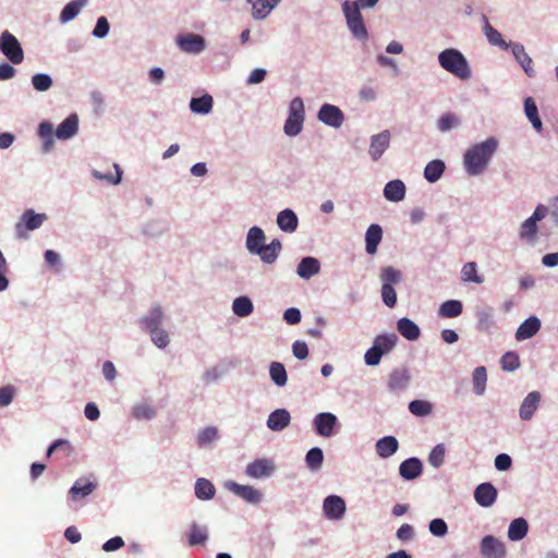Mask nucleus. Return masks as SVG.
Masks as SVG:
<instances>
[{"instance_id": "1", "label": "nucleus", "mask_w": 558, "mask_h": 558, "mask_svg": "<svg viewBox=\"0 0 558 558\" xmlns=\"http://www.w3.org/2000/svg\"><path fill=\"white\" fill-rule=\"evenodd\" d=\"M498 142L494 137L476 144L469 148L464 154V167L469 174L477 175L487 167L490 158L495 154Z\"/></svg>"}, {"instance_id": "2", "label": "nucleus", "mask_w": 558, "mask_h": 558, "mask_svg": "<svg viewBox=\"0 0 558 558\" xmlns=\"http://www.w3.org/2000/svg\"><path fill=\"white\" fill-rule=\"evenodd\" d=\"M438 61L442 69L460 80H469L471 77L468 60L459 50L453 48L445 49L439 53Z\"/></svg>"}, {"instance_id": "3", "label": "nucleus", "mask_w": 558, "mask_h": 558, "mask_svg": "<svg viewBox=\"0 0 558 558\" xmlns=\"http://www.w3.org/2000/svg\"><path fill=\"white\" fill-rule=\"evenodd\" d=\"M377 2H343V12L351 33L360 39L367 38V31L361 14V9L372 8Z\"/></svg>"}, {"instance_id": "4", "label": "nucleus", "mask_w": 558, "mask_h": 558, "mask_svg": "<svg viewBox=\"0 0 558 558\" xmlns=\"http://www.w3.org/2000/svg\"><path fill=\"white\" fill-rule=\"evenodd\" d=\"M304 122V104L300 97L291 100L289 107V116L284 122V133L289 136L298 135L303 128Z\"/></svg>"}, {"instance_id": "5", "label": "nucleus", "mask_w": 558, "mask_h": 558, "mask_svg": "<svg viewBox=\"0 0 558 558\" xmlns=\"http://www.w3.org/2000/svg\"><path fill=\"white\" fill-rule=\"evenodd\" d=\"M46 218L45 214H36L33 209L25 210L20 221L15 225L16 236L19 239H27L28 231L40 228Z\"/></svg>"}, {"instance_id": "6", "label": "nucleus", "mask_w": 558, "mask_h": 558, "mask_svg": "<svg viewBox=\"0 0 558 558\" xmlns=\"http://www.w3.org/2000/svg\"><path fill=\"white\" fill-rule=\"evenodd\" d=\"M0 50L14 64H20L24 60V52L21 44L9 31H4L1 34Z\"/></svg>"}, {"instance_id": "7", "label": "nucleus", "mask_w": 558, "mask_h": 558, "mask_svg": "<svg viewBox=\"0 0 558 558\" xmlns=\"http://www.w3.org/2000/svg\"><path fill=\"white\" fill-rule=\"evenodd\" d=\"M226 487L248 504L257 505L260 502L263 497L258 489L250 485H241L235 482H228Z\"/></svg>"}, {"instance_id": "8", "label": "nucleus", "mask_w": 558, "mask_h": 558, "mask_svg": "<svg viewBox=\"0 0 558 558\" xmlns=\"http://www.w3.org/2000/svg\"><path fill=\"white\" fill-rule=\"evenodd\" d=\"M318 119L326 125L340 128L343 123V112L333 105L324 104L317 114Z\"/></svg>"}, {"instance_id": "9", "label": "nucleus", "mask_w": 558, "mask_h": 558, "mask_svg": "<svg viewBox=\"0 0 558 558\" xmlns=\"http://www.w3.org/2000/svg\"><path fill=\"white\" fill-rule=\"evenodd\" d=\"M314 426L316 433L322 437H330L333 434L338 420L337 416L330 412H323L314 417Z\"/></svg>"}, {"instance_id": "10", "label": "nucleus", "mask_w": 558, "mask_h": 558, "mask_svg": "<svg viewBox=\"0 0 558 558\" xmlns=\"http://www.w3.org/2000/svg\"><path fill=\"white\" fill-rule=\"evenodd\" d=\"M323 509L325 515L328 519L340 520L345 512V502L341 497L337 495H330L325 498Z\"/></svg>"}, {"instance_id": "11", "label": "nucleus", "mask_w": 558, "mask_h": 558, "mask_svg": "<svg viewBox=\"0 0 558 558\" xmlns=\"http://www.w3.org/2000/svg\"><path fill=\"white\" fill-rule=\"evenodd\" d=\"M180 49L187 53H199L205 49V40L201 35L185 34L177 38Z\"/></svg>"}, {"instance_id": "12", "label": "nucleus", "mask_w": 558, "mask_h": 558, "mask_svg": "<svg viewBox=\"0 0 558 558\" xmlns=\"http://www.w3.org/2000/svg\"><path fill=\"white\" fill-rule=\"evenodd\" d=\"M275 471L272 461L263 458L257 459L246 465L245 473L252 478L268 477Z\"/></svg>"}, {"instance_id": "13", "label": "nucleus", "mask_w": 558, "mask_h": 558, "mask_svg": "<svg viewBox=\"0 0 558 558\" xmlns=\"http://www.w3.org/2000/svg\"><path fill=\"white\" fill-rule=\"evenodd\" d=\"M481 553L485 558H504L506 555L505 545L492 535L482 539Z\"/></svg>"}, {"instance_id": "14", "label": "nucleus", "mask_w": 558, "mask_h": 558, "mask_svg": "<svg viewBox=\"0 0 558 558\" xmlns=\"http://www.w3.org/2000/svg\"><path fill=\"white\" fill-rule=\"evenodd\" d=\"M497 489L492 483H482L474 490V498L482 507H490L497 499Z\"/></svg>"}, {"instance_id": "15", "label": "nucleus", "mask_w": 558, "mask_h": 558, "mask_svg": "<svg viewBox=\"0 0 558 558\" xmlns=\"http://www.w3.org/2000/svg\"><path fill=\"white\" fill-rule=\"evenodd\" d=\"M390 132L385 130L379 134L373 135L369 145V155L373 160H378L384 151L389 147Z\"/></svg>"}, {"instance_id": "16", "label": "nucleus", "mask_w": 558, "mask_h": 558, "mask_svg": "<svg viewBox=\"0 0 558 558\" xmlns=\"http://www.w3.org/2000/svg\"><path fill=\"white\" fill-rule=\"evenodd\" d=\"M95 482L86 477H81L76 480L73 486L71 487L69 496L72 500L77 501L90 495L95 490Z\"/></svg>"}, {"instance_id": "17", "label": "nucleus", "mask_w": 558, "mask_h": 558, "mask_svg": "<svg viewBox=\"0 0 558 558\" xmlns=\"http://www.w3.org/2000/svg\"><path fill=\"white\" fill-rule=\"evenodd\" d=\"M282 245L278 239H274L269 244H264L256 251V255L260 257V259L266 264H274L280 252Z\"/></svg>"}, {"instance_id": "18", "label": "nucleus", "mask_w": 558, "mask_h": 558, "mask_svg": "<svg viewBox=\"0 0 558 558\" xmlns=\"http://www.w3.org/2000/svg\"><path fill=\"white\" fill-rule=\"evenodd\" d=\"M78 130V118L70 114L56 130V137L62 141L73 137Z\"/></svg>"}, {"instance_id": "19", "label": "nucleus", "mask_w": 558, "mask_h": 558, "mask_svg": "<svg viewBox=\"0 0 558 558\" xmlns=\"http://www.w3.org/2000/svg\"><path fill=\"white\" fill-rule=\"evenodd\" d=\"M511 49L515 60L520 63L526 75L533 77L535 75L533 61L526 53L524 47L521 44L514 43L511 44Z\"/></svg>"}, {"instance_id": "20", "label": "nucleus", "mask_w": 558, "mask_h": 558, "mask_svg": "<svg viewBox=\"0 0 558 558\" xmlns=\"http://www.w3.org/2000/svg\"><path fill=\"white\" fill-rule=\"evenodd\" d=\"M291 416L286 409H278L270 413L267 420V426L271 430H282L289 426Z\"/></svg>"}, {"instance_id": "21", "label": "nucleus", "mask_w": 558, "mask_h": 558, "mask_svg": "<svg viewBox=\"0 0 558 558\" xmlns=\"http://www.w3.org/2000/svg\"><path fill=\"white\" fill-rule=\"evenodd\" d=\"M541 393L538 391L530 392L520 407V417L524 421L532 418L534 412L538 408Z\"/></svg>"}, {"instance_id": "22", "label": "nucleus", "mask_w": 558, "mask_h": 558, "mask_svg": "<svg viewBox=\"0 0 558 558\" xmlns=\"http://www.w3.org/2000/svg\"><path fill=\"white\" fill-rule=\"evenodd\" d=\"M422 462L417 458H410L401 462L399 466L400 475L405 480H414L422 473Z\"/></svg>"}, {"instance_id": "23", "label": "nucleus", "mask_w": 558, "mask_h": 558, "mask_svg": "<svg viewBox=\"0 0 558 558\" xmlns=\"http://www.w3.org/2000/svg\"><path fill=\"white\" fill-rule=\"evenodd\" d=\"M320 270V264L315 257H304L296 268V274L303 279H310Z\"/></svg>"}, {"instance_id": "24", "label": "nucleus", "mask_w": 558, "mask_h": 558, "mask_svg": "<svg viewBox=\"0 0 558 558\" xmlns=\"http://www.w3.org/2000/svg\"><path fill=\"white\" fill-rule=\"evenodd\" d=\"M383 239V230L379 225H371L366 230L365 234V250L367 254H375L377 252V246Z\"/></svg>"}, {"instance_id": "25", "label": "nucleus", "mask_w": 558, "mask_h": 558, "mask_svg": "<svg viewBox=\"0 0 558 558\" xmlns=\"http://www.w3.org/2000/svg\"><path fill=\"white\" fill-rule=\"evenodd\" d=\"M277 225L282 231L291 233L296 230L299 219L293 210L284 209L278 214Z\"/></svg>"}, {"instance_id": "26", "label": "nucleus", "mask_w": 558, "mask_h": 558, "mask_svg": "<svg viewBox=\"0 0 558 558\" xmlns=\"http://www.w3.org/2000/svg\"><path fill=\"white\" fill-rule=\"evenodd\" d=\"M541 328V322L537 317L532 316L525 319L517 329V340H525L533 337Z\"/></svg>"}, {"instance_id": "27", "label": "nucleus", "mask_w": 558, "mask_h": 558, "mask_svg": "<svg viewBox=\"0 0 558 558\" xmlns=\"http://www.w3.org/2000/svg\"><path fill=\"white\" fill-rule=\"evenodd\" d=\"M397 329L402 337L410 341L417 340L421 335L418 326L407 317L400 318L398 320Z\"/></svg>"}, {"instance_id": "28", "label": "nucleus", "mask_w": 558, "mask_h": 558, "mask_svg": "<svg viewBox=\"0 0 558 558\" xmlns=\"http://www.w3.org/2000/svg\"><path fill=\"white\" fill-rule=\"evenodd\" d=\"M399 442L393 436H385L376 442V452L380 458H389L397 452Z\"/></svg>"}, {"instance_id": "29", "label": "nucleus", "mask_w": 558, "mask_h": 558, "mask_svg": "<svg viewBox=\"0 0 558 558\" xmlns=\"http://www.w3.org/2000/svg\"><path fill=\"white\" fill-rule=\"evenodd\" d=\"M404 195L405 185L401 180L389 181L384 189V196L390 202H400Z\"/></svg>"}, {"instance_id": "30", "label": "nucleus", "mask_w": 558, "mask_h": 558, "mask_svg": "<svg viewBox=\"0 0 558 558\" xmlns=\"http://www.w3.org/2000/svg\"><path fill=\"white\" fill-rule=\"evenodd\" d=\"M265 233L259 227H252L246 236V248L250 253L255 254L256 251L265 244Z\"/></svg>"}, {"instance_id": "31", "label": "nucleus", "mask_w": 558, "mask_h": 558, "mask_svg": "<svg viewBox=\"0 0 558 558\" xmlns=\"http://www.w3.org/2000/svg\"><path fill=\"white\" fill-rule=\"evenodd\" d=\"M482 19L484 22V33L489 44L498 46L501 49L511 47V44L506 43L501 34L488 23V19L485 15H483Z\"/></svg>"}, {"instance_id": "32", "label": "nucleus", "mask_w": 558, "mask_h": 558, "mask_svg": "<svg viewBox=\"0 0 558 558\" xmlns=\"http://www.w3.org/2000/svg\"><path fill=\"white\" fill-rule=\"evenodd\" d=\"M38 135L43 141V151L49 153L54 145L52 124L47 121L41 122L38 126Z\"/></svg>"}, {"instance_id": "33", "label": "nucleus", "mask_w": 558, "mask_h": 558, "mask_svg": "<svg viewBox=\"0 0 558 558\" xmlns=\"http://www.w3.org/2000/svg\"><path fill=\"white\" fill-rule=\"evenodd\" d=\"M208 539V530L206 526L198 525L193 522L190 526L189 545H205Z\"/></svg>"}, {"instance_id": "34", "label": "nucleus", "mask_w": 558, "mask_h": 558, "mask_svg": "<svg viewBox=\"0 0 558 558\" xmlns=\"http://www.w3.org/2000/svg\"><path fill=\"white\" fill-rule=\"evenodd\" d=\"M529 530V524L525 519H514L508 529V537L511 541H521L525 537Z\"/></svg>"}, {"instance_id": "35", "label": "nucleus", "mask_w": 558, "mask_h": 558, "mask_svg": "<svg viewBox=\"0 0 558 558\" xmlns=\"http://www.w3.org/2000/svg\"><path fill=\"white\" fill-rule=\"evenodd\" d=\"M463 305L458 300H449L439 306L438 314L445 318H456L462 314Z\"/></svg>"}, {"instance_id": "36", "label": "nucleus", "mask_w": 558, "mask_h": 558, "mask_svg": "<svg viewBox=\"0 0 558 558\" xmlns=\"http://www.w3.org/2000/svg\"><path fill=\"white\" fill-rule=\"evenodd\" d=\"M524 112H525V116L527 117V119L530 120V122L532 123V125L534 126V129L536 131H541L543 123L538 116L537 106H536L535 101L533 100V98H531V97L525 98Z\"/></svg>"}, {"instance_id": "37", "label": "nucleus", "mask_w": 558, "mask_h": 558, "mask_svg": "<svg viewBox=\"0 0 558 558\" xmlns=\"http://www.w3.org/2000/svg\"><path fill=\"white\" fill-rule=\"evenodd\" d=\"M162 319L163 313L161 308L157 306L150 311L148 316L143 317L141 323L143 327L150 332L159 328L160 324L162 323Z\"/></svg>"}, {"instance_id": "38", "label": "nucleus", "mask_w": 558, "mask_h": 558, "mask_svg": "<svg viewBox=\"0 0 558 558\" xmlns=\"http://www.w3.org/2000/svg\"><path fill=\"white\" fill-rule=\"evenodd\" d=\"M444 171L445 163L441 160H432L424 169V177L428 182L434 183L442 175Z\"/></svg>"}, {"instance_id": "39", "label": "nucleus", "mask_w": 558, "mask_h": 558, "mask_svg": "<svg viewBox=\"0 0 558 558\" xmlns=\"http://www.w3.org/2000/svg\"><path fill=\"white\" fill-rule=\"evenodd\" d=\"M215 486L206 478H198L195 483V495L201 500H209L215 496Z\"/></svg>"}, {"instance_id": "40", "label": "nucleus", "mask_w": 558, "mask_h": 558, "mask_svg": "<svg viewBox=\"0 0 558 558\" xmlns=\"http://www.w3.org/2000/svg\"><path fill=\"white\" fill-rule=\"evenodd\" d=\"M461 279L464 282L482 283L484 277L477 274V265L475 262H469L461 269Z\"/></svg>"}, {"instance_id": "41", "label": "nucleus", "mask_w": 558, "mask_h": 558, "mask_svg": "<svg viewBox=\"0 0 558 558\" xmlns=\"http://www.w3.org/2000/svg\"><path fill=\"white\" fill-rule=\"evenodd\" d=\"M271 380L279 387H283L288 381L284 365L280 362H271L269 366Z\"/></svg>"}, {"instance_id": "42", "label": "nucleus", "mask_w": 558, "mask_h": 558, "mask_svg": "<svg viewBox=\"0 0 558 558\" xmlns=\"http://www.w3.org/2000/svg\"><path fill=\"white\" fill-rule=\"evenodd\" d=\"M537 222H535L533 219L527 218L525 221L522 222L520 226V239L523 241H526L527 243H533L536 239L537 233Z\"/></svg>"}, {"instance_id": "43", "label": "nucleus", "mask_w": 558, "mask_h": 558, "mask_svg": "<svg viewBox=\"0 0 558 558\" xmlns=\"http://www.w3.org/2000/svg\"><path fill=\"white\" fill-rule=\"evenodd\" d=\"M190 108L196 113H208L213 108V97L210 95H204L198 98H192Z\"/></svg>"}, {"instance_id": "44", "label": "nucleus", "mask_w": 558, "mask_h": 558, "mask_svg": "<svg viewBox=\"0 0 558 558\" xmlns=\"http://www.w3.org/2000/svg\"><path fill=\"white\" fill-rule=\"evenodd\" d=\"M397 336L395 333L390 335H379L374 340V345L379 349V351L385 354L390 352L396 343H397Z\"/></svg>"}, {"instance_id": "45", "label": "nucleus", "mask_w": 558, "mask_h": 558, "mask_svg": "<svg viewBox=\"0 0 558 558\" xmlns=\"http://www.w3.org/2000/svg\"><path fill=\"white\" fill-rule=\"evenodd\" d=\"M232 310L235 315L245 317L253 312V303L247 296H239L233 301Z\"/></svg>"}, {"instance_id": "46", "label": "nucleus", "mask_w": 558, "mask_h": 558, "mask_svg": "<svg viewBox=\"0 0 558 558\" xmlns=\"http://www.w3.org/2000/svg\"><path fill=\"white\" fill-rule=\"evenodd\" d=\"M410 376L405 371L396 369L389 376L388 386L392 390L403 389L409 383Z\"/></svg>"}, {"instance_id": "47", "label": "nucleus", "mask_w": 558, "mask_h": 558, "mask_svg": "<svg viewBox=\"0 0 558 558\" xmlns=\"http://www.w3.org/2000/svg\"><path fill=\"white\" fill-rule=\"evenodd\" d=\"M487 373L484 366L476 367L473 372V390L476 395H483L485 391Z\"/></svg>"}, {"instance_id": "48", "label": "nucleus", "mask_w": 558, "mask_h": 558, "mask_svg": "<svg viewBox=\"0 0 558 558\" xmlns=\"http://www.w3.org/2000/svg\"><path fill=\"white\" fill-rule=\"evenodd\" d=\"M379 277L383 284H389L390 287H393V284H397L401 281L402 275L398 269L391 266H387L381 268Z\"/></svg>"}, {"instance_id": "49", "label": "nucleus", "mask_w": 558, "mask_h": 558, "mask_svg": "<svg viewBox=\"0 0 558 558\" xmlns=\"http://www.w3.org/2000/svg\"><path fill=\"white\" fill-rule=\"evenodd\" d=\"M409 411L415 416H426L433 411V407L428 401L414 400L409 404Z\"/></svg>"}, {"instance_id": "50", "label": "nucleus", "mask_w": 558, "mask_h": 558, "mask_svg": "<svg viewBox=\"0 0 558 558\" xmlns=\"http://www.w3.org/2000/svg\"><path fill=\"white\" fill-rule=\"evenodd\" d=\"M306 463L308 468L316 470L322 466L324 454L320 448H312L306 453Z\"/></svg>"}, {"instance_id": "51", "label": "nucleus", "mask_w": 558, "mask_h": 558, "mask_svg": "<svg viewBox=\"0 0 558 558\" xmlns=\"http://www.w3.org/2000/svg\"><path fill=\"white\" fill-rule=\"evenodd\" d=\"M84 3L85 2H69L60 14L61 22L66 23L73 20L78 14Z\"/></svg>"}, {"instance_id": "52", "label": "nucleus", "mask_w": 558, "mask_h": 558, "mask_svg": "<svg viewBox=\"0 0 558 558\" xmlns=\"http://www.w3.org/2000/svg\"><path fill=\"white\" fill-rule=\"evenodd\" d=\"M278 2H253V16L256 20L265 19Z\"/></svg>"}, {"instance_id": "53", "label": "nucleus", "mask_w": 558, "mask_h": 558, "mask_svg": "<svg viewBox=\"0 0 558 558\" xmlns=\"http://www.w3.org/2000/svg\"><path fill=\"white\" fill-rule=\"evenodd\" d=\"M53 451H61L64 457H69L73 452V447L69 440L57 439L47 450V457H50Z\"/></svg>"}, {"instance_id": "54", "label": "nucleus", "mask_w": 558, "mask_h": 558, "mask_svg": "<svg viewBox=\"0 0 558 558\" xmlns=\"http://www.w3.org/2000/svg\"><path fill=\"white\" fill-rule=\"evenodd\" d=\"M32 84L38 92H46L52 86V80L48 74L37 73L32 77Z\"/></svg>"}, {"instance_id": "55", "label": "nucleus", "mask_w": 558, "mask_h": 558, "mask_svg": "<svg viewBox=\"0 0 558 558\" xmlns=\"http://www.w3.org/2000/svg\"><path fill=\"white\" fill-rule=\"evenodd\" d=\"M460 124L459 118L453 113H446L438 120V129L442 132L449 131Z\"/></svg>"}, {"instance_id": "56", "label": "nucleus", "mask_w": 558, "mask_h": 558, "mask_svg": "<svg viewBox=\"0 0 558 558\" xmlns=\"http://www.w3.org/2000/svg\"><path fill=\"white\" fill-rule=\"evenodd\" d=\"M500 363L502 369L508 372L515 371L520 366L519 356L514 352H507L506 354H504L500 360Z\"/></svg>"}, {"instance_id": "57", "label": "nucleus", "mask_w": 558, "mask_h": 558, "mask_svg": "<svg viewBox=\"0 0 558 558\" xmlns=\"http://www.w3.org/2000/svg\"><path fill=\"white\" fill-rule=\"evenodd\" d=\"M445 459V447L442 444H439L434 447L428 457V462L434 468H439L444 463Z\"/></svg>"}, {"instance_id": "58", "label": "nucleus", "mask_w": 558, "mask_h": 558, "mask_svg": "<svg viewBox=\"0 0 558 558\" xmlns=\"http://www.w3.org/2000/svg\"><path fill=\"white\" fill-rule=\"evenodd\" d=\"M151 341L156 347L163 349L169 343V336L165 329L158 328L156 330L150 331Z\"/></svg>"}, {"instance_id": "59", "label": "nucleus", "mask_w": 558, "mask_h": 558, "mask_svg": "<svg viewBox=\"0 0 558 558\" xmlns=\"http://www.w3.org/2000/svg\"><path fill=\"white\" fill-rule=\"evenodd\" d=\"M381 298L383 302L388 307H393L397 303V293L393 287H390L389 284H383L381 286Z\"/></svg>"}, {"instance_id": "60", "label": "nucleus", "mask_w": 558, "mask_h": 558, "mask_svg": "<svg viewBox=\"0 0 558 558\" xmlns=\"http://www.w3.org/2000/svg\"><path fill=\"white\" fill-rule=\"evenodd\" d=\"M429 532L438 537L445 536L448 533L447 523L442 519H433L429 522Z\"/></svg>"}, {"instance_id": "61", "label": "nucleus", "mask_w": 558, "mask_h": 558, "mask_svg": "<svg viewBox=\"0 0 558 558\" xmlns=\"http://www.w3.org/2000/svg\"><path fill=\"white\" fill-rule=\"evenodd\" d=\"M155 415L154 409L147 404H138L133 408V416L138 420H149Z\"/></svg>"}, {"instance_id": "62", "label": "nucleus", "mask_w": 558, "mask_h": 558, "mask_svg": "<svg viewBox=\"0 0 558 558\" xmlns=\"http://www.w3.org/2000/svg\"><path fill=\"white\" fill-rule=\"evenodd\" d=\"M383 355L384 354L379 351V349H377L373 344V347L369 348L364 355L366 365H369V366L378 365Z\"/></svg>"}, {"instance_id": "63", "label": "nucleus", "mask_w": 558, "mask_h": 558, "mask_svg": "<svg viewBox=\"0 0 558 558\" xmlns=\"http://www.w3.org/2000/svg\"><path fill=\"white\" fill-rule=\"evenodd\" d=\"M478 318V328L482 330H487L493 322V311L490 308L488 310H482L477 313Z\"/></svg>"}, {"instance_id": "64", "label": "nucleus", "mask_w": 558, "mask_h": 558, "mask_svg": "<svg viewBox=\"0 0 558 558\" xmlns=\"http://www.w3.org/2000/svg\"><path fill=\"white\" fill-rule=\"evenodd\" d=\"M15 395V388L13 386H4L0 388V407L9 405Z\"/></svg>"}]
</instances>
